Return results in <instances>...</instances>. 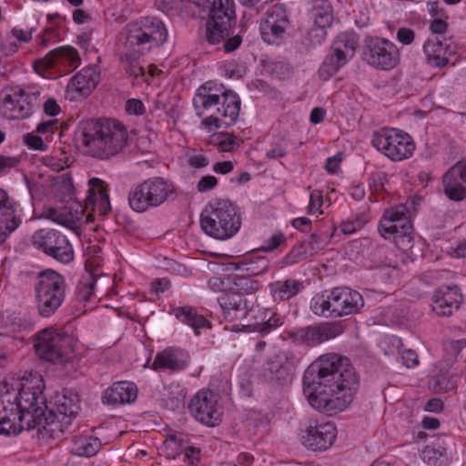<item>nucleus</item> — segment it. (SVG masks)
<instances>
[{"label":"nucleus","instance_id":"nucleus-2","mask_svg":"<svg viewBox=\"0 0 466 466\" xmlns=\"http://www.w3.org/2000/svg\"><path fill=\"white\" fill-rule=\"evenodd\" d=\"M192 103L196 115L202 118L201 123L208 131L235 125L241 106L237 93L210 81L197 89Z\"/></svg>","mask_w":466,"mask_h":466},{"label":"nucleus","instance_id":"nucleus-46","mask_svg":"<svg viewBox=\"0 0 466 466\" xmlns=\"http://www.w3.org/2000/svg\"><path fill=\"white\" fill-rule=\"evenodd\" d=\"M329 242V237L326 233H311L304 238L299 243L303 245L309 257L322 250Z\"/></svg>","mask_w":466,"mask_h":466},{"label":"nucleus","instance_id":"nucleus-54","mask_svg":"<svg viewBox=\"0 0 466 466\" xmlns=\"http://www.w3.org/2000/svg\"><path fill=\"white\" fill-rule=\"evenodd\" d=\"M394 228H389L386 231H383L382 228H378L380 236L384 238H391V235L397 233V231H403L411 229L412 224L411 219H405L400 222V219L394 221L393 223Z\"/></svg>","mask_w":466,"mask_h":466},{"label":"nucleus","instance_id":"nucleus-57","mask_svg":"<svg viewBox=\"0 0 466 466\" xmlns=\"http://www.w3.org/2000/svg\"><path fill=\"white\" fill-rule=\"evenodd\" d=\"M232 30L228 36L225 37L221 42H223V48L227 53H230L235 51L239 47L242 43V37L239 35H232Z\"/></svg>","mask_w":466,"mask_h":466},{"label":"nucleus","instance_id":"nucleus-9","mask_svg":"<svg viewBox=\"0 0 466 466\" xmlns=\"http://www.w3.org/2000/svg\"><path fill=\"white\" fill-rule=\"evenodd\" d=\"M371 144L385 157L395 162L410 158L416 147L412 137L408 133L387 127L373 133Z\"/></svg>","mask_w":466,"mask_h":466},{"label":"nucleus","instance_id":"nucleus-1","mask_svg":"<svg viewBox=\"0 0 466 466\" xmlns=\"http://www.w3.org/2000/svg\"><path fill=\"white\" fill-rule=\"evenodd\" d=\"M303 392L311 407L329 415L344 410L359 388V376L346 357L321 355L303 375Z\"/></svg>","mask_w":466,"mask_h":466},{"label":"nucleus","instance_id":"nucleus-45","mask_svg":"<svg viewBox=\"0 0 466 466\" xmlns=\"http://www.w3.org/2000/svg\"><path fill=\"white\" fill-rule=\"evenodd\" d=\"M162 451L169 460H175L185 451V442L182 434H169L164 441Z\"/></svg>","mask_w":466,"mask_h":466},{"label":"nucleus","instance_id":"nucleus-22","mask_svg":"<svg viewBox=\"0 0 466 466\" xmlns=\"http://www.w3.org/2000/svg\"><path fill=\"white\" fill-rule=\"evenodd\" d=\"M32 96L26 94L24 89L15 91L12 95H6L0 106L3 116L8 119H24L33 113L34 105Z\"/></svg>","mask_w":466,"mask_h":466},{"label":"nucleus","instance_id":"nucleus-4","mask_svg":"<svg viewBox=\"0 0 466 466\" xmlns=\"http://www.w3.org/2000/svg\"><path fill=\"white\" fill-rule=\"evenodd\" d=\"M79 136L86 154L99 159H108L119 154L128 139L126 127L116 119L82 121Z\"/></svg>","mask_w":466,"mask_h":466},{"label":"nucleus","instance_id":"nucleus-19","mask_svg":"<svg viewBox=\"0 0 466 466\" xmlns=\"http://www.w3.org/2000/svg\"><path fill=\"white\" fill-rule=\"evenodd\" d=\"M441 37L429 38L423 45L426 63L431 67H445L450 63V57L457 53V46L451 38Z\"/></svg>","mask_w":466,"mask_h":466},{"label":"nucleus","instance_id":"nucleus-39","mask_svg":"<svg viewBox=\"0 0 466 466\" xmlns=\"http://www.w3.org/2000/svg\"><path fill=\"white\" fill-rule=\"evenodd\" d=\"M443 192L451 201L461 202L466 198V187L458 177L445 173L442 177Z\"/></svg>","mask_w":466,"mask_h":466},{"label":"nucleus","instance_id":"nucleus-44","mask_svg":"<svg viewBox=\"0 0 466 466\" xmlns=\"http://www.w3.org/2000/svg\"><path fill=\"white\" fill-rule=\"evenodd\" d=\"M358 42V37L355 34L344 32L338 35L333 40L332 45L341 50L344 56H347L350 60L356 54Z\"/></svg>","mask_w":466,"mask_h":466},{"label":"nucleus","instance_id":"nucleus-28","mask_svg":"<svg viewBox=\"0 0 466 466\" xmlns=\"http://www.w3.org/2000/svg\"><path fill=\"white\" fill-rule=\"evenodd\" d=\"M99 79L100 72L97 66H87L70 79L67 91L86 96L96 86Z\"/></svg>","mask_w":466,"mask_h":466},{"label":"nucleus","instance_id":"nucleus-35","mask_svg":"<svg viewBox=\"0 0 466 466\" xmlns=\"http://www.w3.org/2000/svg\"><path fill=\"white\" fill-rule=\"evenodd\" d=\"M349 61L350 59L347 56H344V54L341 50L331 45L329 55L327 56L319 69V77L325 81L329 80Z\"/></svg>","mask_w":466,"mask_h":466},{"label":"nucleus","instance_id":"nucleus-63","mask_svg":"<svg viewBox=\"0 0 466 466\" xmlns=\"http://www.w3.org/2000/svg\"><path fill=\"white\" fill-rule=\"evenodd\" d=\"M126 110L129 114L139 116L145 113L146 108L141 100L131 98L126 103Z\"/></svg>","mask_w":466,"mask_h":466},{"label":"nucleus","instance_id":"nucleus-60","mask_svg":"<svg viewBox=\"0 0 466 466\" xmlns=\"http://www.w3.org/2000/svg\"><path fill=\"white\" fill-rule=\"evenodd\" d=\"M218 184V179L214 176H204L198 182L197 188L199 192L204 193L213 189Z\"/></svg>","mask_w":466,"mask_h":466},{"label":"nucleus","instance_id":"nucleus-15","mask_svg":"<svg viewBox=\"0 0 466 466\" xmlns=\"http://www.w3.org/2000/svg\"><path fill=\"white\" fill-rule=\"evenodd\" d=\"M297 366L295 355L290 351H280L263 365L264 380L274 387H283L292 380Z\"/></svg>","mask_w":466,"mask_h":466},{"label":"nucleus","instance_id":"nucleus-34","mask_svg":"<svg viewBox=\"0 0 466 466\" xmlns=\"http://www.w3.org/2000/svg\"><path fill=\"white\" fill-rule=\"evenodd\" d=\"M173 314L180 322L191 327L196 335H199L200 329L210 328L209 321L190 306L174 308Z\"/></svg>","mask_w":466,"mask_h":466},{"label":"nucleus","instance_id":"nucleus-59","mask_svg":"<svg viewBox=\"0 0 466 466\" xmlns=\"http://www.w3.org/2000/svg\"><path fill=\"white\" fill-rule=\"evenodd\" d=\"M25 142L32 149L45 151L47 148V145L37 135L27 134L25 137Z\"/></svg>","mask_w":466,"mask_h":466},{"label":"nucleus","instance_id":"nucleus-20","mask_svg":"<svg viewBox=\"0 0 466 466\" xmlns=\"http://www.w3.org/2000/svg\"><path fill=\"white\" fill-rule=\"evenodd\" d=\"M330 293L335 319L356 314L364 306L362 295L350 288H334Z\"/></svg>","mask_w":466,"mask_h":466},{"label":"nucleus","instance_id":"nucleus-51","mask_svg":"<svg viewBox=\"0 0 466 466\" xmlns=\"http://www.w3.org/2000/svg\"><path fill=\"white\" fill-rule=\"evenodd\" d=\"M391 238L398 248L403 251L410 249L413 246L412 228L409 230L397 231V233L391 235Z\"/></svg>","mask_w":466,"mask_h":466},{"label":"nucleus","instance_id":"nucleus-13","mask_svg":"<svg viewBox=\"0 0 466 466\" xmlns=\"http://www.w3.org/2000/svg\"><path fill=\"white\" fill-rule=\"evenodd\" d=\"M33 244L56 261L68 264L74 260V250L66 235L56 229L42 228L33 235Z\"/></svg>","mask_w":466,"mask_h":466},{"label":"nucleus","instance_id":"nucleus-42","mask_svg":"<svg viewBox=\"0 0 466 466\" xmlns=\"http://www.w3.org/2000/svg\"><path fill=\"white\" fill-rule=\"evenodd\" d=\"M459 378L457 373L440 371L431 377L430 384L436 392H448L457 387Z\"/></svg>","mask_w":466,"mask_h":466},{"label":"nucleus","instance_id":"nucleus-31","mask_svg":"<svg viewBox=\"0 0 466 466\" xmlns=\"http://www.w3.org/2000/svg\"><path fill=\"white\" fill-rule=\"evenodd\" d=\"M218 303L226 319H241L248 314V302L239 294L223 293L218 298Z\"/></svg>","mask_w":466,"mask_h":466},{"label":"nucleus","instance_id":"nucleus-11","mask_svg":"<svg viewBox=\"0 0 466 466\" xmlns=\"http://www.w3.org/2000/svg\"><path fill=\"white\" fill-rule=\"evenodd\" d=\"M70 342L69 336L46 329L36 336L34 347L40 359L53 364H61L70 359Z\"/></svg>","mask_w":466,"mask_h":466},{"label":"nucleus","instance_id":"nucleus-37","mask_svg":"<svg viewBox=\"0 0 466 466\" xmlns=\"http://www.w3.org/2000/svg\"><path fill=\"white\" fill-rule=\"evenodd\" d=\"M101 447L98 438L93 436H80L74 440L71 452L81 457H91L95 455Z\"/></svg>","mask_w":466,"mask_h":466},{"label":"nucleus","instance_id":"nucleus-7","mask_svg":"<svg viewBox=\"0 0 466 466\" xmlns=\"http://www.w3.org/2000/svg\"><path fill=\"white\" fill-rule=\"evenodd\" d=\"M175 191V186L165 178L150 177L131 188L128 204L134 211L143 213L165 203Z\"/></svg>","mask_w":466,"mask_h":466},{"label":"nucleus","instance_id":"nucleus-17","mask_svg":"<svg viewBox=\"0 0 466 466\" xmlns=\"http://www.w3.org/2000/svg\"><path fill=\"white\" fill-rule=\"evenodd\" d=\"M81 58L78 51L70 46L56 47L48 52L44 57L34 63V69L38 74L56 68L62 70H74L80 66Z\"/></svg>","mask_w":466,"mask_h":466},{"label":"nucleus","instance_id":"nucleus-29","mask_svg":"<svg viewBox=\"0 0 466 466\" xmlns=\"http://www.w3.org/2000/svg\"><path fill=\"white\" fill-rule=\"evenodd\" d=\"M14 400L13 396L0 394V434H17L23 431L16 406L12 403Z\"/></svg>","mask_w":466,"mask_h":466},{"label":"nucleus","instance_id":"nucleus-38","mask_svg":"<svg viewBox=\"0 0 466 466\" xmlns=\"http://www.w3.org/2000/svg\"><path fill=\"white\" fill-rule=\"evenodd\" d=\"M269 261L265 257L246 258L235 264V269L250 277L258 276L268 270Z\"/></svg>","mask_w":466,"mask_h":466},{"label":"nucleus","instance_id":"nucleus-47","mask_svg":"<svg viewBox=\"0 0 466 466\" xmlns=\"http://www.w3.org/2000/svg\"><path fill=\"white\" fill-rule=\"evenodd\" d=\"M103 277L95 279L92 274L84 278L77 286L76 298L79 301L87 302L95 294V287Z\"/></svg>","mask_w":466,"mask_h":466},{"label":"nucleus","instance_id":"nucleus-23","mask_svg":"<svg viewBox=\"0 0 466 466\" xmlns=\"http://www.w3.org/2000/svg\"><path fill=\"white\" fill-rule=\"evenodd\" d=\"M72 421L63 420V417H56V414L47 408L45 410V415H40L35 420V428L39 438L43 440L47 439H62L65 432H70Z\"/></svg>","mask_w":466,"mask_h":466},{"label":"nucleus","instance_id":"nucleus-18","mask_svg":"<svg viewBox=\"0 0 466 466\" xmlns=\"http://www.w3.org/2000/svg\"><path fill=\"white\" fill-rule=\"evenodd\" d=\"M337 436V429L334 423L328 421L323 423L310 422L309 426L301 434V441L308 449L318 451L329 448Z\"/></svg>","mask_w":466,"mask_h":466},{"label":"nucleus","instance_id":"nucleus-5","mask_svg":"<svg viewBox=\"0 0 466 466\" xmlns=\"http://www.w3.org/2000/svg\"><path fill=\"white\" fill-rule=\"evenodd\" d=\"M241 219L237 207L228 200L208 203L200 215V227L209 237L225 240L240 228Z\"/></svg>","mask_w":466,"mask_h":466},{"label":"nucleus","instance_id":"nucleus-41","mask_svg":"<svg viewBox=\"0 0 466 466\" xmlns=\"http://www.w3.org/2000/svg\"><path fill=\"white\" fill-rule=\"evenodd\" d=\"M400 219V222L405 219H411L409 215L408 205H398L385 210L382 218L380 220L378 228H382L383 231L389 228H394L393 222Z\"/></svg>","mask_w":466,"mask_h":466},{"label":"nucleus","instance_id":"nucleus-10","mask_svg":"<svg viewBox=\"0 0 466 466\" xmlns=\"http://www.w3.org/2000/svg\"><path fill=\"white\" fill-rule=\"evenodd\" d=\"M4 393L14 397L12 403L16 406L15 412L21 417L19 419L23 430L35 429V420L40 415H45L47 408L42 392L31 388H23L21 390L7 389Z\"/></svg>","mask_w":466,"mask_h":466},{"label":"nucleus","instance_id":"nucleus-25","mask_svg":"<svg viewBox=\"0 0 466 466\" xmlns=\"http://www.w3.org/2000/svg\"><path fill=\"white\" fill-rule=\"evenodd\" d=\"M341 333L339 324L328 322L318 326H309L299 329L296 339L309 346L318 345L325 340L333 339Z\"/></svg>","mask_w":466,"mask_h":466},{"label":"nucleus","instance_id":"nucleus-27","mask_svg":"<svg viewBox=\"0 0 466 466\" xmlns=\"http://www.w3.org/2000/svg\"><path fill=\"white\" fill-rule=\"evenodd\" d=\"M50 410L55 412L57 418L62 416L63 420L73 422L80 410V397L76 391L65 389L62 393L55 396L54 405Z\"/></svg>","mask_w":466,"mask_h":466},{"label":"nucleus","instance_id":"nucleus-50","mask_svg":"<svg viewBox=\"0 0 466 466\" xmlns=\"http://www.w3.org/2000/svg\"><path fill=\"white\" fill-rule=\"evenodd\" d=\"M268 70L274 78L278 79H286L289 77L292 73L291 66L283 61L271 63L268 66Z\"/></svg>","mask_w":466,"mask_h":466},{"label":"nucleus","instance_id":"nucleus-55","mask_svg":"<svg viewBox=\"0 0 466 466\" xmlns=\"http://www.w3.org/2000/svg\"><path fill=\"white\" fill-rule=\"evenodd\" d=\"M253 86L256 89H258L259 92L264 94L265 96H268L271 99H279L280 93L275 88L270 86L267 82L257 79L253 82Z\"/></svg>","mask_w":466,"mask_h":466},{"label":"nucleus","instance_id":"nucleus-43","mask_svg":"<svg viewBox=\"0 0 466 466\" xmlns=\"http://www.w3.org/2000/svg\"><path fill=\"white\" fill-rule=\"evenodd\" d=\"M260 288V283L253 279L250 276H245V274H236L232 278L231 289L234 293L239 294L242 297L244 295L253 294L257 292Z\"/></svg>","mask_w":466,"mask_h":466},{"label":"nucleus","instance_id":"nucleus-58","mask_svg":"<svg viewBox=\"0 0 466 466\" xmlns=\"http://www.w3.org/2000/svg\"><path fill=\"white\" fill-rule=\"evenodd\" d=\"M396 38L402 45L409 46L415 39V32L411 28L400 27L397 31Z\"/></svg>","mask_w":466,"mask_h":466},{"label":"nucleus","instance_id":"nucleus-61","mask_svg":"<svg viewBox=\"0 0 466 466\" xmlns=\"http://www.w3.org/2000/svg\"><path fill=\"white\" fill-rule=\"evenodd\" d=\"M218 147L223 152H230L237 146V137L232 134H225L223 135V138L218 143Z\"/></svg>","mask_w":466,"mask_h":466},{"label":"nucleus","instance_id":"nucleus-12","mask_svg":"<svg viewBox=\"0 0 466 466\" xmlns=\"http://www.w3.org/2000/svg\"><path fill=\"white\" fill-rule=\"evenodd\" d=\"M361 56L369 66L379 70L393 69L400 63L397 46L382 37H370L366 40Z\"/></svg>","mask_w":466,"mask_h":466},{"label":"nucleus","instance_id":"nucleus-64","mask_svg":"<svg viewBox=\"0 0 466 466\" xmlns=\"http://www.w3.org/2000/svg\"><path fill=\"white\" fill-rule=\"evenodd\" d=\"M323 203L322 194L319 190H313L310 193L309 197V212L313 214L321 208Z\"/></svg>","mask_w":466,"mask_h":466},{"label":"nucleus","instance_id":"nucleus-26","mask_svg":"<svg viewBox=\"0 0 466 466\" xmlns=\"http://www.w3.org/2000/svg\"><path fill=\"white\" fill-rule=\"evenodd\" d=\"M189 362L188 353L179 348H167L157 352L152 363V369L178 371L184 370Z\"/></svg>","mask_w":466,"mask_h":466},{"label":"nucleus","instance_id":"nucleus-56","mask_svg":"<svg viewBox=\"0 0 466 466\" xmlns=\"http://www.w3.org/2000/svg\"><path fill=\"white\" fill-rule=\"evenodd\" d=\"M286 241V238L283 233L277 232L273 234L269 238L265 240L261 249L266 252H269L277 248L281 243Z\"/></svg>","mask_w":466,"mask_h":466},{"label":"nucleus","instance_id":"nucleus-33","mask_svg":"<svg viewBox=\"0 0 466 466\" xmlns=\"http://www.w3.org/2000/svg\"><path fill=\"white\" fill-rule=\"evenodd\" d=\"M310 16L315 25L325 29L330 27L334 20V10L330 0H311Z\"/></svg>","mask_w":466,"mask_h":466},{"label":"nucleus","instance_id":"nucleus-16","mask_svg":"<svg viewBox=\"0 0 466 466\" xmlns=\"http://www.w3.org/2000/svg\"><path fill=\"white\" fill-rule=\"evenodd\" d=\"M219 395L208 390L198 391L191 399L188 409L194 418L204 425L214 427L221 421Z\"/></svg>","mask_w":466,"mask_h":466},{"label":"nucleus","instance_id":"nucleus-36","mask_svg":"<svg viewBox=\"0 0 466 466\" xmlns=\"http://www.w3.org/2000/svg\"><path fill=\"white\" fill-rule=\"evenodd\" d=\"M16 203L11 199L6 191L0 188V227H3L5 220H9V228H17L20 219L16 218Z\"/></svg>","mask_w":466,"mask_h":466},{"label":"nucleus","instance_id":"nucleus-48","mask_svg":"<svg viewBox=\"0 0 466 466\" xmlns=\"http://www.w3.org/2000/svg\"><path fill=\"white\" fill-rule=\"evenodd\" d=\"M283 324L281 318L273 314L267 321L261 323H256L254 325L244 326L243 329L245 330L258 332L262 336L269 334L273 329L278 327H280Z\"/></svg>","mask_w":466,"mask_h":466},{"label":"nucleus","instance_id":"nucleus-24","mask_svg":"<svg viewBox=\"0 0 466 466\" xmlns=\"http://www.w3.org/2000/svg\"><path fill=\"white\" fill-rule=\"evenodd\" d=\"M88 195L84 199V209L91 210L97 208L100 215H106L111 210L107 185L98 177L88 180Z\"/></svg>","mask_w":466,"mask_h":466},{"label":"nucleus","instance_id":"nucleus-49","mask_svg":"<svg viewBox=\"0 0 466 466\" xmlns=\"http://www.w3.org/2000/svg\"><path fill=\"white\" fill-rule=\"evenodd\" d=\"M309 258V255L300 243L296 244L291 250L283 258L285 265H294Z\"/></svg>","mask_w":466,"mask_h":466},{"label":"nucleus","instance_id":"nucleus-32","mask_svg":"<svg viewBox=\"0 0 466 466\" xmlns=\"http://www.w3.org/2000/svg\"><path fill=\"white\" fill-rule=\"evenodd\" d=\"M268 289L274 301H284L290 299L302 291L304 283L298 279H288L270 283Z\"/></svg>","mask_w":466,"mask_h":466},{"label":"nucleus","instance_id":"nucleus-8","mask_svg":"<svg viewBox=\"0 0 466 466\" xmlns=\"http://www.w3.org/2000/svg\"><path fill=\"white\" fill-rule=\"evenodd\" d=\"M237 22L234 0H213L206 23V41L217 45L229 35Z\"/></svg>","mask_w":466,"mask_h":466},{"label":"nucleus","instance_id":"nucleus-3","mask_svg":"<svg viewBox=\"0 0 466 466\" xmlns=\"http://www.w3.org/2000/svg\"><path fill=\"white\" fill-rule=\"evenodd\" d=\"M123 35L126 73L135 77L144 76L145 69L137 60L153 48L164 45L167 38V29L159 18L143 16L127 24Z\"/></svg>","mask_w":466,"mask_h":466},{"label":"nucleus","instance_id":"nucleus-21","mask_svg":"<svg viewBox=\"0 0 466 466\" xmlns=\"http://www.w3.org/2000/svg\"><path fill=\"white\" fill-rule=\"evenodd\" d=\"M432 310L439 316H451L453 310L459 309L463 295L458 285H443L436 289L432 299Z\"/></svg>","mask_w":466,"mask_h":466},{"label":"nucleus","instance_id":"nucleus-14","mask_svg":"<svg viewBox=\"0 0 466 466\" xmlns=\"http://www.w3.org/2000/svg\"><path fill=\"white\" fill-rule=\"evenodd\" d=\"M289 12L284 4L270 7L260 22L262 39L269 45H279L290 28Z\"/></svg>","mask_w":466,"mask_h":466},{"label":"nucleus","instance_id":"nucleus-62","mask_svg":"<svg viewBox=\"0 0 466 466\" xmlns=\"http://www.w3.org/2000/svg\"><path fill=\"white\" fill-rule=\"evenodd\" d=\"M19 162L20 158L17 157L0 155V175L15 167Z\"/></svg>","mask_w":466,"mask_h":466},{"label":"nucleus","instance_id":"nucleus-53","mask_svg":"<svg viewBox=\"0 0 466 466\" xmlns=\"http://www.w3.org/2000/svg\"><path fill=\"white\" fill-rule=\"evenodd\" d=\"M466 347V339H448L443 343V349L447 355L456 358Z\"/></svg>","mask_w":466,"mask_h":466},{"label":"nucleus","instance_id":"nucleus-6","mask_svg":"<svg viewBox=\"0 0 466 466\" xmlns=\"http://www.w3.org/2000/svg\"><path fill=\"white\" fill-rule=\"evenodd\" d=\"M66 279L53 269L38 273L35 284L37 310L41 317L48 318L56 313L66 299Z\"/></svg>","mask_w":466,"mask_h":466},{"label":"nucleus","instance_id":"nucleus-52","mask_svg":"<svg viewBox=\"0 0 466 466\" xmlns=\"http://www.w3.org/2000/svg\"><path fill=\"white\" fill-rule=\"evenodd\" d=\"M54 187L63 196H70L74 191L72 177L69 174H62L54 178Z\"/></svg>","mask_w":466,"mask_h":466},{"label":"nucleus","instance_id":"nucleus-30","mask_svg":"<svg viewBox=\"0 0 466 466\" xmlns=\"http://www.w3.org/2000/svg\"><path fill=\"white\" fill-rule=\"evenodd\" d=\"M137 397V388L135 383L119 381L105 390L102 401L107 405L125 404L135 401Z\"/></svg>","mask_w":466,"mask_h":466},{"label":"nucleus","instance_id":"nucleus-40","mask_svg":"<svg viewBox=\"0 0 466 466\" xmlns=\"http://www.w3.org/2000/svg\"><path fill=\"white\" fill-rule=\"evenodd\" d=\"M331 303L330 291L316 294L310 300V309L317 316L335 319L336 314L332 309Z\"/></svg>","mask_w":466,"mask_h":466}]
</instances>
